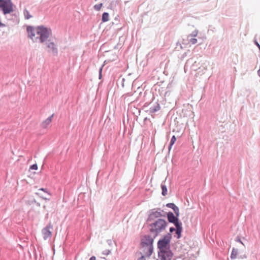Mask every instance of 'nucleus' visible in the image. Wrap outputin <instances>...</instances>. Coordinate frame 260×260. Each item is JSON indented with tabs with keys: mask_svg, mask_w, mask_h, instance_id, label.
<instances>
[{
	"mask_svg": "<svg viewBox=\"0 0 260 260\" xmlns=\"http://www.w3.org/2000/svg\"><path fill=\"white\" fill-rule=\"evenodd\" d=\"M27 31L28 37L34 42L40 44H44L52 35L51 29L44 25L28 26Z\"/></svg>",
	"mask_w": 260,
	"mask_h": 260,
	"instance_id": "f257e3e1",
	"label": "nucleus"
},
{
	"mask_svg": "<svg viewBox=\"0 0 260 260\" xmlns=\"http://www.w3.org/2000/svg\"><path fill=\"white\" fill-rule=\"evenodd\" d=\"M167 225L168 223L165 219L158 218L152 221L149 225V228L150 232L156 237L165 231Z\"/></svg>",
	"mask_w": 260,
	"mask_h": 260,
	"instance_id": "f03ea898",
	"label": "nucleus"
},
{
	"mask_svg": "<svg viewBox=\"0 0 260 260\" xmlns=\"http://www.w3.org/2000/svg\"><path fill=\"white\" fill-rule=\"evenodd\" d=\"M156 237L146 235L144 236L141 240V246L143 249L145 255L150 256L153 252V243Z\"/></svg>",
	"mask_w": 260,
	"mask_h": 260,
	"instance_id": "7ed1b4c3",
	"label": "nucleus"
},
{
	"mask_svg": "<svg viewBox=\"0 0 260 260\" xmlns=\"http://www.w3.org/2000/svg\"><path fill=\"white\" fill-rule=\"evenodd\" d=\"M0 8L5 15L14 11L13 4L11 0H0Z\"/></svg>",
	"mask_w": 260,
	"mask_h": 260,
	"instance_id": "20e7f679",
	"label": "nucleus"
},
{
	"mask_svg": "<svg viewBox=\"0 0 260 260\" xmlns=\"http://www.w3.org/2000/svg\"><path fill=\"white\" fill-rule=\"evenodd\" d=\"M171 239V235L167 234L162 238L159 240L157 243V246L159 250L168 249L169 243Z\"/></svg>",
	"mask_w": 260,
	"mask_h": 260,
	"instance_id": "39448f33",
	"label": "nucleus"
},
{
	"mask_svg": "<svg viewBox=\"0 0 260 260\" xmlns=\"http://www.w3.org/2000/svg\"><path fill=\"white\" fill-rule=\"evenodd\" d=\"M164 211L160 209H153L150 211L148 218V221L152 222L156 220L155 219L163 216Z\"/></svg>",
	"mask_w": 260,
	"mask_h": 260,
	"instance_id": "423d86ee",
	"label": "nucleus"
},
{
	"mask_svg": "<svg viewBox=\"0 0 260 260\" xmlns=\"http://www.w3.org/2000/svg\"><path fill=\"white\" fill-rule=\"evenodd\" d=\"M158 256L160 260H171L173 253L169 249H165L159 250Z\"/></svg>",
	"mask_w": 260,
	"mask_h": 260,
	"instance_id": "0eeeda50",
	"label": "nucleus"
},
{
	"mask_svg": "<svg viewBox=\"0 0 260 260\" xmlns=\"http://www.w3.org/2000/svg\"><path fill=\"white\" fill-rule=\"evenodd\" d=\"M45 44L48 49V52L51 53L54 55H56L58 53L57 47L55 43L51 39H49Z\"/></svg>",
	"mask_w": 260,
	"mask_h": 260,
	"instance_id": "6e6552de",
	"label": "nucleus"
},
{
	"mask_svg": "<svg viewBox=\"0 0 260 260\" xmlns=\"http://www.w3.org/2000/svg\"><path fill=\"white\" fill-rule=\"evenodd\" d=\"M53 226L51 223H49L46 227L43 228L42 230V233L44 240H47L50 238L52 236V230Z\"/></svg>",
	"mask_w": 260,
	"mask_h": 260,
	"instance_id": "1a4fd4ad",
	"label": "nucleus"
},
{
	"mask_svg": "<svg viewBox=\"0 0 260 260\" xmlns=\"http://www.w3.org/2000/svg\"><path fill=\"white\" fill-rule=\"evenodd\" d=\"M167 217L168 221L171 223H173L175 225L181 223V222L179 221L178 216H176V215L175 216L172 212H168Z\"/></svg>",
	"mask_w": 260,
	"mask_h": 260,
	"instance_id": "9d476101",
	"label": "nucleus"
},
{
	"mask_svg": "<svg viewBox=\"0 0 260 260\" xmlns=\"http://www.w3.org/2000/svg\"><path fill=\"white\" fill-rule=\"evenodd\" d=\"M198 30L197 29H195L190 34L188 35L187 40L189 43L193 45L197 43V39L196 37L198 36Z\"/></svg>",
	"mask_w": 260,
	"mask_h": 260,
	"instance_id": "9b49d317",
	"label": "nucleus"
},
{
	"mask_svg": "<svg viewBox=\"0 0 260 260\" xmlns=\"http://www.w3.org/2000/svg\"><path fill=\"white\" fill-rule=\"evenodd\" d=\"M207 69H208V65L206 64V63H203L202 68L200 67L198 68V71L197 73L196 76L197 77L199 76H202V75H204L206 73Z\"/></svg>",
	"mask_w": 260,
	"mask_h": 260,
	"instance_id": "f8f14e48",
	"label": "nucleus"
},
{
	"mask_svg": "<svg viewBox=\"0 0 260 260\" xmlns=\"http://www.w3.org/2000/svg\"><path fill=\"white\" fill-rule=\"evenodd\" d=\"M53 116V114L48 117L46 119H45L44 121L42 122L41 125L43 128H47L48 125H50L52 121Z\"/></svg>",
	"mask_w": 260,
	"mask_h": 260,
	"instance_id": "ddd939ff",
	"label": "nucleus"
},
{
	"mask_svg": "<svg viewBox=\"0 0 260 260\" xmlns=\"http://www.w3.org/2000/svg\"><path fill=\"white\" fill-rule=\"evenodd\" d=\"M160 109V106L159 104L156 103L153 106L150 107L148 111L150 113H153L158 111Z\"/></svg>",
	"mask_w": 260,
	"mask_h": 260,
	"instance_id": "4468645a",
	"label": "nucleus"
},
{
	"mask_svg": "<svg viewBox=\"0 0 260 260\" xmlns=\"http://www.w3.org/2000/svg\"><path fill=\"white\" fill-rule=\"evenodd\" d=\"M176 228V229L175 230L176 233L177 235V238H179L181 237V232L182 230V223L177 224L176 225H175Z\"/></svg>",
	"mask_w": 260,
	"mask_h": 260,
	"instance_id": "2eb2a0df",
	"label": "nucleus"
},
{
	"mask_svg": "<svg viewBox=\"0 0 260 260\" xmlns=\"http://www.w3.org/2000/svg\"><path fill=\"white\" fill-rule=\"evenodd\" d=\"M109 15L108 13L105 12L102 15V21L103 22H107L109 21Z\"/></svg>",
	"mask_w": 260,
	"mask_h": 260,
	"instance_id": "dca6fc26",
	"label": "nucleus"
},
{
	"mask_svg": "<svg viewBox=\"0 0 260 260\" xmlns=\"http://www.w3.org/2000/svg\"><path fill=\"white\" fill-rule=\"evenodd\" d=\"M238 254V250L235 248H233L231 253V258L232 259H235Z\"/></svg>",
	"mask_w": 260,
	"mask_h": 260,
	"instance_id": "f3484780",
	"label": "nucleus"
},
{
	"mask_svg": "<svg viewBox=\"0 0 260 260\" xmlns=\"http://www.w3.org/2000/svg\"><path fill=\"white\" fill-rule=\"evenodd\" d=\"M200 66V62L198 61H194V63L192 64V65L191 67V70L193 71H197L198 68H199V66Z\"/></svg>",
	"mask_w": 260,
	"mask_h": 260,
	"instance_id": "a211bd4d",
	"label": "nucleus"
},
{
	"mask_svg": "<svg viewBox=\"0 0 260 260\" xmlns=\"http://www.w3.org/2000/svg\"><path fill=\"white\" fill-rule=\"evenodd\" d=\"M23 14L26 19H29L32 17L31 15L30 14L29 12H28V11L26 9H25L24 10Z\"/></svg>",
	"mask_w": 260,
	"mask_h": 260,
	"instance_id": "6ab92c4d",
	"label": "nucleus"
},
{
	"mask_svg": "<svg viewBox=\"0 0 260 260\" xmlns=\"http://www.w3.org/2000/svg\"><path fill=\"white\" fill-rule=\"evenodd\" d=\"M176 138L175 137V136H173L172 138H171V142H170V146L169 147V150H170L172 146L174 145V144L175 143V142H176Z\"/></svg>",
	"mask_w": 260,
	"mask_h": 260,
	"instance_id": "aec40b11",
	"label": "nucleus"
},
{
	"mask_svg": "<svg viewBox=\"0 0 260 260\" xmlns=\"http://www.w3.org/2000/svg\"><path fill=\"white\" fill-rule=\"evenodd\" d=\"M161 189H162V194L165 196L167 194V188L165 185L161 184Z\"/></svg>",
	"mask_w": 260,
	"mask_h": 260,
	"instance_id": "412c9836",
	"label": "nucleus"
},
{
	"mask_svg": "<svg viewBox=\"0 0 260 260\" xmlns=\"http://www.w3.org/2000/svg\"><path fill=\"white\" fill-rule=\"evenodd\" d=\"M103 6V4L102 3H100V4H96L94 6V10H95L96 11H100L102 8Z\"/></svg>",
	"mask_w": 260,
	"mask_h": 260,
	"instance_id": "4be33fe9",
	"label": "nucleus"
},
{
	"mask_svg": "<svg viewBox=\"0 0 260 260\" xmlns=\"http://www.w3.org/2000/svg\"><path fill=\"white\" fill-rule=\"evenodd\" d=\"M176 215V216H179V208H178V207H177L176 206V207H175L173 209Z\"/></svg>",
	"mask_w": 260,
	"mask_h": 260,
	"instance_id": "5701e85b",
	"label": "nucleus"
},
{
	"mask_svg": "<svg viewBox=\"0 0 260 260\" xmlns=\"http://www.w3.org/2000/svg\"><path fill=\"white\" fill-rule=\"evenodd\" d=\"M166 206L172 209L176 207V205L174 203H168L166 205Z\"/></svg>",
	"mask_w": 260,
	"mask_h": 260,
	"instance_id": "b1692460",
	"label": "nucleus"
},
{
	"mask_svg": "<svg viewBox=\"0 0 260 260\" xmlns=\"http://www.w3.org/2000/svg\"><path fill=\"white\" fill-rule=\"evenodd\" d=\"M39 191H44V192L47 193L48 195L49 196H51V193L48 191L47 189H46V188H41L39 189Z\"/></svg>",
	"mask_w": 260,
	"mask_h": 260,
	"instance_id": "393cba45",
	"label": "nucleus"
},
{
	"mask_svg": "<svg viewBox=\"0 0 260 260\" xmlns=\"http://www.w3.org/2000/svg\"><path fill=\"white\" fill-rule=\"evenodd\" d=\"M111 253V251L109 249H106L103 251V254L105 255H108Z\"/></svg>",
	"mask_w": 260,
	"mask_h": 260,
	"instance_id": "a878e982",
	"label": "nucleus"
},
{
	"mask_svg": "<svg viewBox=\"0 0 260 260\" xmlns=\"http://www.w3.org/2000/svg\"><path fill=\"white\" fill-rule=\"evenodd\" d=\"M104 64L102 66V67L99 69V79H101L102 78V72L103 70V68L104 67Z\"/></svg>",
	"mask_w": 260,
	"mask_h": 260,
	"instance_id": "bb28decb",
	"label": "nucleus"
},
{
	"mask_svg": "<svg viewBox=\"0 0 260 260\" xmlns=\"http://www.w3.org/2000/svg\"><path fill=\"white\" fill-rule=\"evenodd\" d=\"M30 169L36 170L38 169V166L37 164H34L30 167Z\"/></svg>",
	"mask_w": 260,
	"mask_h": 260,
	"instance_id": "cd10ccee",
	"label": "nucleus"
},
{
	"mask_svg": "<svg viewBox=\"0 0 260 260\" xmlns=\"http://www.w3.org/2000/svg\"><path fill=\"white\" fill-rule=\"evenodd\" d=\"M36 194H37L38 196H39L41 198H42L44 200H48L49 199L48 198H46L45 197H44L43 195H42L40 192H37L36 193Z\"/></svg>",
	"mask_w": 260,
	"mask_h": 260,
	"instance_id": "c85d7f7f",
	"label": "nucleus"
},
{
	"mask_svg": "<svg viewBox=\"0 0 260 260\" xmlns=\"http://www.w3.org/2000/svg\"><path fill=\"white\" fill-rule=\"evenodd\" d=\"M145 257H148L147 256L145 255V253H144V255H142L141 257L139 258L138 260H146Z\"/></svg>",
	"mask_w": 260,
	"mask_h": 260,
	"instance_id": "c756f323",
	"label": "nucleus"
},
{
	"mask_svg": "<svg viewBox=\"0 0 260 260\" xmlns=\"http://www.w3.org/2000/svg\"><path fill=\"white\" fill-rule=\"evenodd\" d=\"M6 25L4 23H3L0 20V27H5Z\"/></svg>",
	"mask_w": 260,
	"mask_h": 260,
	"instance_id": "7c9ffc66",
	"label": "nucleus"
},
{
	"mask_svg": "<svg viewBox=\"0 0 260 260\" xmlns=\"http://www.w3.org/2000/svg\"><path fill=\"white\" fill-rule=\"evenodd\" d=\"M175 231V228H174L173 227L170 228V232L171 233H172V232H173Z\"/></svg>",
	"mask_w": 260,
	"mask_h": 260,
	"instance_id": "2f4dec72",
	"label": "nucleus"
},
{
	"mask_svg": "<svg viewBox=\"0 0 260 260\" xmlns=\"http://www.w3.org/2000/svg\"><path fill=\"white\" fill-rule=\"evenodd\" d=\"M236 241H237V242H240V243H241L242 245H244V244H243V243L241 241V240H240L239 238H237V239H236Z\"/></svg>",
	"mask_w": 260,
	"mask_h": 260,
	"instance_id": "473e14b6",
	"label": "nucleus"
},
{
	"mask_svg": "<svg viewBox=\"0 0 260 260\" xmlns=\"http://www.w3.org/2000/svg\"><path fill=\"white\" fill-rule=\"evenodd\" d=\"M95 259H96L95 257L94 256H91L89 259V260H95Z\"/></svg>",
	"mask_w": 260,
	"mask_h": 260,
	"instance_id": "72a5a7b5",
	"label": "nucleus"
},
{
	"mask_svg": "<svg viewBox=\"0 0 260 260\" xmlns=\"http://www.w3.org/2000/svg\"><path fill=\"white\" fill-rule=\"evenodd\" d=\"M257 74H258V76L260 77V67H259V70L257 71Z\"/></svg>",
	"mask_w": 260,
	"mask_h": 260,
	"instance_id": "f704fd0d",
	"label": "nucleus"
}]
</instances>
